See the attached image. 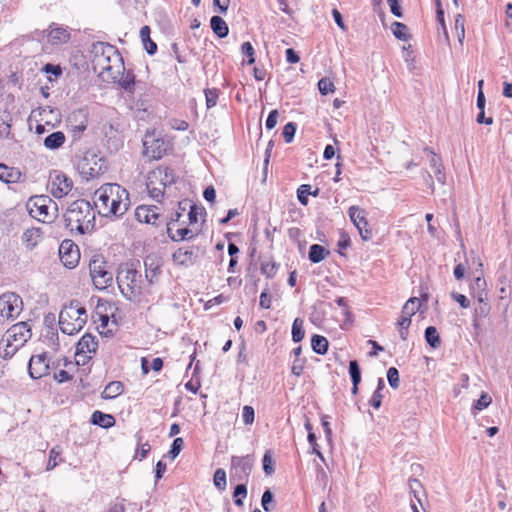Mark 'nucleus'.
<instances>
[{
	"label": "nucleus",
	"mask_w": 512,
	"mask_h": 512,
	"mask_svg": "<svg viewBox=\"0 0 512 512\" xmlns=\"http://www.w3.org/2000/svg\"><path fill=\"white\" fill-rule=\"evenodd\" d=\"M94 204L103 217H121L129 206L128 191L116 183H106L94 193Z\"/></svg>",
	"instance_id": "1"
},
{
	"label": "nucleus",
	"mask_w": 512,
	"mask_h": 512,
	"mask_svg": "<svg viewBox=\"0 0 512 512\" xmlns=\"http://www.w3.org/2000/svg\"><path fill=\"white\" fill-rule=\"evenodd\" d=\"M64 221L71 233L84 235L95 227V212L91 204L84 199L72 202L64 213Z\"/></svg>",
	"instance_id": "2"
},
{
	"label": "nucleus",
	"mask_w": 512,
	"mask_h": 512,
	"mask_svg": "<svg viewBox=\"0 0 512 512\" xmlns=\"http://www.w3.org/2000/svg\"><path fill=\"white\" fill-rule=\"evenodd\" d=\"M95 69H100L101 73H107L108 78L112 74L119 75V71L123 68V58L115 46L105 42H97L93 44Z\"/></svg>",
	"instance_id": "3"
},
{
	"label": "nucleus",
	"mask_w": 512,
	"mask_h": 512,
	"mask_svg": "<svg viewBox=\"0 0 512 512\" xmlns=\"http://www.w3.org/2000/svg\"><path fill=\"white\" fill-rule=\"evenodd\" d=\"M31 336V327L27 322H19L11 326L0 340V357L11 358Z\"/></svg>",
	"instance_id": "4"
},
{
	"label": "nucleus",
	"mask_w": 512,
	"mask_h": 512,
	"mask_svg": "<svg viewBox=\"0 0 512 512\" xmlns=\"http://www.w3.org/2000/svg\"><path fill=\"white\" fill-rule=\"evenodd\" d=\"M87 322V312L77 300L70 302L59 314V326L61 331L67 335L79 332Z\"/></svg>",
	"instance_id": "5"
},
{
	"label": "nucleus",
	"mask_w": 512,
	"mask_h": 512,
	"mask_svg": "<svg viewBox=\"0 0 512 512\" xmlns=\"http://www.w3.org/2000/svg\"><path fill=\"white\" fill-rule=\"evenodd\" d=\"M27 209L31 217L43 223L52 222L58 210L56 203L44 195L31 197L27 203Z\"/></svg>",
	"instance_id": "6"
},
{
	"label": "nucleus",
	"mask_w": 512,
	"mask_h": 512,
	"mask_svg": "<svg viewBox=\"0 0 512 512\" xmlns=\"http://www.w3.org/2000/svg\"><path fill=\"white\" fill-rule=\"evenodd\" d=\"M118 287L127 300H135L142 293V275L134 269L122 271L117 276Z\"/></svg>",
	"instance_id": "7"
},
{
	"label": "nucleus",
	"mask_w": 512,
	"mask_h": 512,
	"mask_svg": "<svg viewBox=\"0 0 512 512\" xmlns=\"http://www.w3.org/2000/svg\"><path fill=\"white\" fill-rule=\"evenodd\" d=\"M89 272L96 289L104 290L112 285L113 274L107 269L106 262L103 259H92L89 263Z\"/></svg>",
	"instance_id": "8"
},
{
	"label": "nucleus",
	"mask_w": 512,
	"mask_h": 512,
	"mask_svg": "<svg viewBox=\"0 0 512 512\" xmlns=\"http://www.w3.org/2000/svg\"><path fill=\"white\" fill-rule=\"evenodd\" d=\"M23 302L19 295L11 292L0 296V323L19 316Z\"/></svg>",
	"instance_id": "9"
},
{
	"label": "nucleus",
	"mask_w": 512,
	"mask_h": 512,
	"mask_svg": "<svg viewBox=\"0 0 512 512\" xmlns=\"http://www.w3.org/2000/svg\"><path fill=\"white\" fill-rule=\"evenodd\" d=\"M81 175L86 179H94L106 172V160L95 154H86L79 164Z\"/></svg>",
	"instance_id": "10"
},
{
	"label": "nucleus",
	"mask_w": 512,
	"mask_h": 512,
	"mask_svg": "<svg viewBox=\"0 0 512 512\" xmlns=\"http://www.w3.org/2000/svg\"><path fill=\"white\" fill-rule=\"evenodd\" d=\"M253 468V458L247 456H232L231 458V480L247 483Z\"/></svg>",
	"instance_id": "11"
},
{
	"label": "nucleus",
	"mask_w": 512,
	"mask_h": 512,
	"mask_svg": "<svg viewBox=\"0 0 512 512\" xmlns=\"http://www.w3.org/2000/svg\"><path fill=\"white\" fill-rule=\"evenodd\" d=\"M144 155L151 159H161L166 153V144L162 138L155 134H146L143 140Z\"/></svg>",
	"instance_id": "12"
},
{
	"label": "nucleus",
	"mask_w": 512,
	"mask_h": 512,
	"mask_svg": "<svg viewBox=\"0 0 512 512\" xmlns=\"http://www.w3.org/2000/svg\"><path fill=\"white\" fill-rule=\"evenodd\" d=\"M59 257L65 267H76L80 259L78 246L72 240H63L59 246Z\"/></svg>",
	"instance_id": "13"
},
{
	"label": "nucleus",
	"mask_w": 512,
	"mask_h": 512,
	"mask_svg": "<svg viewBox=\"0 0 512 512\" xmlns=\"http://www.w3.org/2000/svg\"><path fill=\"white\" fill-rule=\"evenodd\" d=\"M199 257L200 248L198 246L180 247L172 255L173 262L183 267H190L194 265Z\"/></svg>",
	"instance_id": "14"
},
{
	"label": "nucleus",
	"mask_w": 512,
	"mask_h": 512,
	"mask_svg": "<svg viewBox=\"0 0 512 512\" xmlns=\"http://www.w3.org/2000/svg\"><path fill=\"white\" fill-rule=\"evenodd\" d=\"M348 215L359 231L361 238L364 241L372 239V231L368 228V221L366 219L365 211L358 206H351L348 210Z\"/></svg>",
	"instance_id": "15"
},
{
	"label": "nucleus",
	"mask_w": 512,
	"mask_h": 512,
	"mask_svg": "<svg viewBox=\"0 0 512 512\" xmlns=\"http://www.w3.org/2000/svg\"><path fill=\"white\" fill-rule=\"evenodd\" d=\"M73 182L64 173L56 171L51 176L50 192L55 198H62L66 196L72 189Z\"/></svg>",
	"instance_id": "16"
},
{
	"label": "nucleus",
	"mask_w": 512,
	"mask_h": 512,
	"mask_svg": "<svg viewBox=\"0 0 512 512\" xmlns=\"http://www.w3.org/2000/svg\"><path fill=\"white\" fill-rule=\"evenodd\" d=\"M98 347L96 336L90 333L84 334L77 343L76 356L82 357V362L85 364L86 360L91 359V354H95Z\"/></svg>",
	"instance_id": "17"
},
{
	"label": "nucleus",
	"mask_w": 512,
	"mask_h": 512,
	"mask_svg": "<svg viewBox=\"0 0 512 512\" xmlns=\"http://www.w3.org/2000/svg\"><path fill=\"white\" fill-rule=\"evenodd\" d=\"M49 360L46 353L33 355L28 364L29 375L33 379H39L49 373Z\"/></svg>",
	"instance_id": "18"
},
{
	"label": "nucleus",
	"mask_w": 512,
	"mask_h": 512,
	"mask_svg": "<svg viewBox=\"0 0 512 512\" xmlns=\"http://www.w3.org/2000/svg\"><path fill=\"white\" fill-rule=\"evenodd\" d=\"M145 278L150 285L158 282L161 275V261L155 255H148L144 259Z\"/></svg>",
	"instance_id": "19"
},
{
	"label": "nucleus",
	"mask_w": 512,
	"mask_h": 512,
	"mask_svg": "<svg viewBox=\"0 0 512 512\" xmlns=\"http://www.w3.org/2000/svg\"><path fill=\"white\" fill-rule=\"evenodd\" d=\"M122 71H119V75L117 77L115 74H112L109 78L111 82L118 83L119 86L128 93H133L135 90V82L136 77L131 70L126 71L125 66L123 65Z\"/></svg>",
	"instance_id": "20"
},
{
	"label": "nucleus",
	"mask_w": 512,
	"mask_h": 512,
	"mask_svg": "<svg viewBox=\"0 0 512 512\" xmlns=\"http://www.w3.org/2000/svg\"><path fill=\"white\" fill-rule=\"evenodd\" d=\"M149 179H151V183H158L165 188L175 182V174L173 169L161 166L149 174Z\"/></svg>",
	"instance_id": "21"
},
{
	"label": "nucleus",
	"mask_w": 512,
	"mask_h": 512,
	"mask_svg": "<svg viewBox=\"0 0 512 512\" xmlns=\"http://www.w3.org/2000/svg\"><path fill=\"white\" fill-rule=\"evenodd\" d=\"M156 206H139L136 208L135 217L141 223L156 224V220L159 218Z\"/></svg>",
	"instance_id": "22"
},
{
	"label": "nucleus",
	"mask_w": 512,
	"mask_h": 512,
	"mask_svg": "<svg viewBox=\"0 0 512 512\" xmlns=\"http://www.w3.org/2000/svg\"><path fill=\"white\" fill-rule=\"evenodd\" d=\"M42 239V231L40 228L32 227L26 229L22 235V242L29 250L34 249Z\"/></svg>",
	"instance_id": "23"
},
{
	"label": "nucleus",
	"mask_w": 512,
	"mask_h": 512,
	"mask_svg": "<svg viewBox=\"0 0 512 512\" xmlns=\"http://www.w3.org/2000/svg\"><path fill=\"white\" fill-rule=\"evenodd\" d=\"M175 225L176 224H173V222L167 223V233L171 240L182 241L193 238L194 235L188 227L184 226L175 229Z\"/></svg>",
	"instance_id": "24"
},
{
	"label": "nucleus",
	"mask_w": 512,
	"mask_h": 512,
	"mask_svg": "<svg viewBox=\"0 0 512 512\" xmlns=\"http://www.w3.org/2000/svg\"><path fill=\"white\" fill-rule=\"evenodd\" d=\"M70 40V33L64 27L52 28L48 33V42L52 45L66 44Z\"/></svg>",
	"instance_id": "25"
},
{
	"label": "nucleus",
	"mask_w": 512,
	"mask_h": 512,
	"mask_svg": "<svg viewBox=\"0 0 512 512\" xmlns=\"http://www.w3.org/2000/svg\"><path fill=\"white\" fill-rule=\"evenodd\" d=\"M22 173L19 169L0 163V180L5 183H17L21 180Z\"/></svg>",
	"instance_id": "26"
},
{
	"label": "nucleus",
	"mask_w": 512,
	"mask_h": 512,
	"mask_svg": "<svg viewBox=\"0 0 512 512\" xmlns=\"http://www.w3.org/2000/svg\"><path fill=\"white\" fill-rule=\"evenodd\" d=\"M179 209L182 211H188V220L189 224H195L198 221V215L205 212L203 207H198L196 204L191 203V201L185 199L179 202Z\"/></svg>",
	"instance_id": "27"
},
{
	"label": "nucleus",
	"mask_w": 512,
	"mask_h": 512,
	"mask_svg": "<svg viewBox=\"0 0 512 512\" xmlns=\"http://www.w3.org/2000/svg\"><path fill=\"white\" fill-rule=\"evenodd\" d=\"M66 141V136L62 131H55L43 140V145L49 150L59 149Z\"/></svg>",
	"instance_id": "28"
},
{
	"label": "nucleus",
	"mask_w": 512,
	"mask_h": 512,
	"mask_svg": "<svg viewBox=\"0 0 512 512\" xmlns=\"http://www.w3.org/2000/svg\"><path fill=\"white\" fill-rule=\"evenodd\" d=\"M91 423L102 428H111L115 425V418L111 414H106L101 411H94L91 416Z\"/></svg>",
	"instance_id": "29"
},
{
	"label": "nucleus",
	"mask_w": 512,
	"mask_h": 512,
	"mask_svg": "<svg viewBox=\"0 0 512 512\" xmlns=\"http://www.w3.org/2000/svg\"><path fill=\"white\" fill-rule=\"evenodd\" d=\"M210 26L214 34L219 38H225L229 34L228 25L220 16H212L210 19Z\"/></svg>",
	"instance_id": "30"
},
{
	"label": "nucleus",
	"mask_w": 512,
	"mask_h": 512,
	"mask_svg": "<svg viewBox=\"0 0 512 512\" xmlns=\"http://www.w3.org/2000/svg\"><path fill=\"white\" fill-rule=\"evenodd\" d=\"M124 391V385L120 381H112L106 385L103 392L101 393V397L103 399H113L119 395H121Z\"/></svg>",
	"instance_id": "31"
},
{
	"label": "nucleus",
	"mask_w": 512,
	"mask_h": 512,
	"mask_svg": "<svg viewBox=\"0 0 512 512\" xmlns=\"http://www.w3.org/2000/svg\"><path fill=\"white\" fill-rule=\"evenodd\" d=\"M327 255H329V251L322 245L313 244L309 248L308 257L312 263H320Z\"/></svg>",
	"instance_id": "32"
},
{
	"label": "nucleus",
	"mask_w": 512,
	"mask_h": 512,
	"mask_svg": "<svg viewBox=\"0 0 512 512\" xmlns=\"http://www.w3.org/2000/svg\"><path fill=\"white\" fill-rule=\"evenodd\" d=\"M311 347L315 353L324 355L328 351L329 342L324 336L315 334L311 338Z\"/></svg>",
	"instance_id": "33"
},
{
	"label": "nucleus",
	"mask_w": 512,
	"mask_h": 512,
	"mask_svg": "<svg viewBox=\"0 0 512 512\" xmlns=\"http://www.w3.org/2000/svg\"><path fill=\"white\" fill-rule=\"evenodd\" d=\"M479 306L475 308L476 317H486L490 312V305L487 302V293H480L477 295Z\"/></svg>",
	"instance_id": "34"
},
{
	"label": "nucleus",
	"mask_w": 512,
	"mask_h": 512,
	"mask_svg": "<svg viewBox=\"0 0 512 512\" xmlns=\"http://www.w3.org/2000/svg\"><path fill=\"white\" fill-rule=\"evenodd\" d=\"M11 115L7 111L0 114V137L8 138L11 132Z\"/></svg>",
	"instance_id": "35"
},
{
	"label": "nucleus",
	"mask_w": 512,
	"mask_h": 512,
	"mask_svg": "<svg viewBox=\"0 0 512 512\" xmlns=\"http://www.w3.org/2000/svg\"><path fill=\"white\" fill-rule=\"evenodd\" d=\"M424 337L430 347L438 348L440 346V336L434 326H428L425 329Z\"/></svg>",
	"instance_id": "36"
},
{
	"label": "nucleus",
	"mask_w": 512,
	"mask_h": 512,
	"mask_svg": "<svg viewBox=\"0 0 512 512\" xmlns=\"http://www.w3.org/2000/svg\"><path fill=\"white\" fill-rule=\"evenodd\" d=\"M247 496L246 483L239 482L234 488L233 499L236 506H243V499Z\"/></svg>",
	"instance_id": "37"
},
{
	"label": "nucleus",
	"mask_w": 512,
	"mask_h": 512,
	"mask_svg": "<svg viewBox=\"0 0 512 512\" xmlns=\"http://www.w3.org/2000/svg\"><path fill=\"white\" fill-rule=\"evenodd\" d=\"M486 280L481 276H476L470 285L472 295L476 298L480 293H486Z\"/></svg>",
	"instance_id": "38"
},
{
	"label": "nucleus",
	"mask_w": 512,
	"mask_h": 512,
	"mask_svg": "<svg viewBox=\"0 0 512 512\" xmlns=\"http://www.w3.org/2000/svg\"><path fill=\"white\" fill-rule=\"evenodd\" d=\"M392 33L393 35L399 39L406 41L409 38V35L407 34V26L401 22H394L392 24Z\"/></svg>",
	"instance_id": "39"
},
{
	"label": "nucleus",
	"mask_w": 512,
	"mask_h": 512,
	"mask_svg": "<svg viewBox=\"0 0 512 512\" xmlns=\"http://www.w3.org/2000/svg\"><path fill=\"white\" fill-rule=\"evenodd\" d=\"M302 323L300 318H296L292 325V340L296 343L302 341L305 335Z\"/></svg>",
	"instance_id": "40"
},
{
	"label": "nucleus",
	"mask_w": 512,
	"mask_h": 512,
	"mask_svg": "<svg viewBox=\"0 0 512 512\" xmlns=\"http://www.w3.org/2000/svg\"><path fill=\"white\" fill-rule=\"evenodd\" d=\"M420 306V299L411 297L403 306V313L407 315H414L420 309Z\"/></svg>",
	"instance_id": "41"
},
{
	"label": "nucleus",
	"mask_w": 512,
	"mask_h": 512,
	"mask_svg": "<svg viewBox=\"0 0 512 512\" xmlns=\"http://www.w3.org/2000/svg\"><path fill=\"white\" fill-rule=\"evenodd\" d=\"M61 453L62 449L60 446H55L50 450L46 470L50 471L58 465L57 459L60 457Z\"/></svg>",
	"instance_id": "42"
},
{
	"label": "nucleus",
	"mask_w": 512,
	"mask_h": 512,
	"mask_svg": "<svg viewBox=\"0 0 512 512\" xmlns=\"http://www.w3.org/2000/svg\"><path fill=\"white\" fill-rule=\"evenodd\" d=\"M214 485L219 490H225L227 481H226V472L222 468H218L214 473Z\"/></svg>",
	"instance_id": "43"
},
{
	"label": "nucleus",
	"mask_w": 512,
	"mask_h": 512,
	"mask_svg": "<svg viewBox=\"0 0 512 512\" xmlns=\"http://www.w3.org/2000/svg\"><path fill=\"white\" fill-rule=\"evenodd\" d=\"M349 375L352 383L361 382V369L359 363L356 360H351L349 362Z\"/></svg>",
	"instance_id": "44"
},
{
	"label": "nucleus",
	"mask_w": 512,
	"mask_h": 512,
	"mask_svg": "<svg viewBox=\"0 0 512 512\" xmlns=\"http://www.w3.org/2000/svg\"><path fill=\"white\" fill-rule=\"evenodd\" d=\"M156 184L157 183H151V179L148 178V181H147L148 192L153 199H155L156 201L159 202L164 195V188L162 186L157 187Z\"/></svg>",
	"instance_id": "45"
},
{
	"label": "nucleus",
	"mask_w": 512,
	"mask_h": 512,
	"mask_svg": "<svg viewBox=\"0 0 512 512\" xmlns=\"http://www.w3.org/2000/svg\"><path fill=\"white\" fill-rule=\"evenodd\" d=\"M184 447V440L181 437L175 438L167 456L172 460L175 459Z\"/></svg>",
	"instance_id": "46"
},
{
	"label": "nucleus",
	"mask_w": 512,
	"mask_h": 512,
	"mask_svg": "<svg viewBox=\"0 0 512 512\" xmlns=\"http://www.w3.org/2000/svg\"><path fill=\"white\" fill-rule=\"evenodd\" d=\"M241 52L248 58L246 61L248 65L255 63V50L250 42H244L241 45Z\"/></svg>",
	"instance_id": "47"
},
{
	"label": "nucleus",
	"mask_w": 512,
	"mask_h": 512,
	"mask_svg": "<svg viewBox=\"0 0 512 512\" xmlns=\"http://www.w3.org/2000/svg\"><path fill=\"white\" fill-rule=\"evenodd\" d=\"M409 488L415 499L418 501V503L422 506V501L420 494L423 492V486L421 482L417 479H410L409 480Z\"/></svg>",
	"instance_id": "48"
},
{
	"label": "nucleus",
	"mask_w": 512,
	"mask_h": 512,
	"mask_svg": "<svg viewBox=\"0 0 512 512\" xmlns=\"http://www.w3.org/2000/svg\"><path fill=\"white\" fill-rule=\"evenodd\" d=\"M311 193V186L309 184L301 185L297 190L298 201L306 206L308 204V195Z\"/></svg>",
	"instance_id": "49"
},
{
	"label": "nucleus",
	"mask_w": 512,
	"mask_h": 512,
	"mask_svg": "<svg viewBox=\"0 0 512 512\" xmlns=\"http://www.w3.org/2000/svg\"><path fill=\"white\" fill-rule=\"evenodd\" d=\"M318 89L322 95L334 92V84L329 78H322L318 81Z\"/></svg>",
	"instance_id": "50"
},
{
	"label": "nucleus",
	"mask_w": 512,
	"mask_h": 512,
	"mask_svg": "<svg viewBox=\"0 0 512 512\" xmlns=\"http://www.w3.org/2000/svg\"><path fill=\"white\" fill-rule=\"evenodd\" d=\"M492 402V398L489 394L483 392L480 398L474 403L473 409L481 411L487 408Z\"/></svg>",
	"instance_id": "51"
},
{
	"label": "nucleus",
	"mask_w": 512,
	"mask_h": 512,
	"mask_svg": "<svg viewBox=\"0 0 512 512\" xmlns=\"http://www.w3.org/2000/svg\"><path fill=\"white\" fill-rule=\"evenodd\" d=\"M218 96L219 92L215 88L205 90L206 106L208 109L216 105Z\"/></svg>",
	"instance_id": "52"
},
{
	"label": "nucleus",
	"mask_w": 512,
	"mask_h": 512,
	"mask_svg": "<svg viewBox=\"0 0 512 512\" xmlns=\"http://www.w3.org/2000/svg\"><path fill=\"white\" fill-rule=\"evenodd\" d=\"M297 126L294 122L287 123L282 131L283 137L287 143H290L296 133Z\"/></svg>",
	"instance_id": "53"
},
{
	"label": "nucleus",
	"mask_w": 512,
	"mask_h": 512,
	"mask_svg": "<svg viewBox=\"0 0 512 512\" xmlns=\"http://www.w3.org/2000/svg\"><path fill=\"white\" fill-rule=\"evenodd\" d=\"M255 411L252 406L245 405L242 409V419L245 425H251L254 422Z\"/></svg>",
	"instance_id": "54"
},
{
	"label": "nucleus",
	"mask_w": 512,
	"mask_h": 512,
	"mask_svg": "<svg viewBox=\"0 0 512 512\" xmlns=\"http://www.w3.org/2000/svg\"><path fill=\"white\" fill-rule=\"evenodd\" d=\"M387 380L389 385L396 389L399 386V372L395 367H390L387 371Z\"/></svg>",
	"instance_id": "55"
},
{
	"label": "nucleus",
	"mask_w": 512,
	"mask_h": 512,
	"mask_svg": "<svg viewBox=\"0 0 512 512\" xmlns=\"http://www.w3.org/2000/svg\"><path fill=\"white\" fill-rule=\"evenodd\" d=\"M263 470L266 475H271L274 473L273 460L271 456V452L268 450L265 452L263 456Z\"/></svg>",
	"instance_id": "56"
},
{
	"label": "nucleus",
	"mask_w": 512,
	"mask_h": 512,
	"mask_svg": "<svg viewBox=\"0 0 512 512\" xmlns=\"http://www.w3.org/2000/svg\"><path fill=\"white\" fill-rule=\"evenodd\" d=\"M273 501V493L269 489L265 490L261 498V505L266 512L271 510L270 505L273 503Z\"/></svg>",
	"instance_id": "57"
},
{
	"label": "nucleus",
	"mask_w": 512,
	"mask_h": 512,
	"mask_svg": "<svg viewBox=\"0 0 512 512\" xmlns=\"http://www.w3.org/2000/svg\"><path fill=\"white\" fill-rule=\"evenodd\" d=\"M277 267L274 262H265L261 265L262 274L266 275L268 278H272L276 273Z\"/></svg>",
	"instance_id": "58"
},
{
	"label": "nucleus",
	"mask_w": 512,
	"mask_h": 512,
	"mask_svg": "<svg viewBox=\"0 0 512 512\" xmlns=\"http://www.w3.org/2000/svg\"><path fill=\"white\" fill-rule=\"evenodd\" d=\"M451 297L462 308L467 309L470 307V301L468 300V298L465 295L453 291V292H451Z\"/></svg>",
	"instance_id": "59"
},
{
	"label": "nucleus",
	"mask_w": 512,
	"mask_h": 512,
	"mask_svg": "<svg viewBox=\"0 0 512 512\" xmlns=\"http://www.w3.org/2000/svg\"><path fill=\"white\" fill-rule=\"evenodd\" d=\"M278 116H279L278 110L274 109V110L270 111V113L266 119V122H265L266 129L272 130L276 126Z\"/></svg>",
	"instance_id": "60"
},
{
	"label": "nucleus",
	"mask_w": 512,
	"mask_h": 512,
	"mask_svg": "<svg viewBox=\"0 0 512 512\" xmlns=\"http://www.w3.org/2000/svg\"><path fill=\"white\" fill-rule=\"evenodd\" d=\"M425 151L431 154L430 167L432 168L433 172L435 170L443 168L441 159L434 152H432L429 148H425Z\"/></svg>",
	"instance_id": "61"
},
{
	"label": "nucleus",
	"mask_w": 512,
	"mask_h": 512,
	"mask_svg": "<svg viewBox=\"0 0 512 512\" xmlns=\"http://www.w3.org/2000/svg\"><path fill=\"white\" fill-rule=\"evenodd\" d=\"M259 305L261 308L263 309H269L271 307V296L269 295L268 293V289H265L261 294H260V301H259Z\"/></svg>",
	"instance_id": "62"
},
{
	"label": "nucleus",
	"mask_w": 512,
	"mask_h": 512,
	"mask_svg": "<svg viewBox=\"0 0 512 512\" xmlns=\"http://www.w3.org/2000/svg\"><path fill=\"white\" fill-rule=\"evenodd\" d=\"M304 364V359H295L291 368L292 374H294L295 376H300L303 372Z\"/></svg>",
	"instance_id": "63"
},
{
	"label": "nucleus",
	"mask_w": 512,
	"mask_h": 512,
	"mask_svg": "<svg viewBox=\"0 0 512 512\" xmlns=\"http://www.w3.org/2000/svg\"><path fill=\"white\" fill-rule=\"evenodd\" d=\"M382 399H383L382 392L374 391L369 403L373 408L379 409L381 407Z\"/></svg>",
	"instance_id": "64"
}]
</instances>
